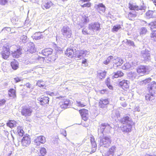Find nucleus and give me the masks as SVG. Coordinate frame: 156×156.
<instances>
[{
    "label": "nucleus",
    "instance_id": "obj_1",
    "mask_svg": "<svg viewBox=\"0 0 156 156\" xmlns=\"http://www.w3.org/2000/svg\"><path fill=\"white\" fill-rule=\"evenodd\" d=\"M149 79H147L141 82L142 85H146L148 83L147 87V90L149 93H151L154 94L156 89V83L154 81H152L151 82L148 83Z\"/></svg>",
    "mask_w": 156,
    "mask_h": 156
},
{
    "label": "nucleus",
    "instance_id": "obj_2",
    "mask_svg": "<svg viewBox=\"0 0 156 156\" xmlns=\"http://www.w3.org/2000/svg\"><path fill=\"white\" fill-rule=\"evenodd\" d=\"M1 53L2 58L5 59L8 58L11 54L9 46L7 45L3 46Z\"/></svg>",
    "mask_w": 156,
    "mask_h": 156
},
{
    "label": "nucleus",
    "instance_id": "obj_3",
    "mask_svg": "<svg viewBox=\"0 0 156 156\" xmlns=\"http://www.w3.org/2000/svg\"><path fill=\"white\" fill-rule=\"evenodd\" d=\"M136 71L138 75L142 76L148 74V69L147 66L144 65H140L136 68Z\"/></svg>",
    "mask_w": 156,
    "mask_h": 156
},
{
    "label": "nucleus",
    "instance_id": "obj_4",
    "mask_svg": "<svg viewBox=\"0 0 156 156\" xmlns=\"http://www.w3.org/2000/svg\"><path fill=\"white\" fill-rule=\"evenodd\" d=\"M129 8L131 10H141L142 12H145L146 7L144 5H141L139 6L137 5H135L132 2H129Z\"/></svg>",
    "mask_w": 156,
    "mask_h": 156
},
{
    "label": "nucleus",
    "instance_id": "obj_5",
    "mask_svg": "<svg viewBox=\"0 0 156 156\" xmlns=\"http://www.w3.org/2000/svg\"><path fill=\"white\" fill-rule=\"evenodd\" d=\"M57 98L61 99L62 100L59 103L60 107L64 109L67 108L69 104V100L64 98L63 97H59Z\"/></svg>",
    "mask_w": 156,
    "mask_h": 156
},
{
    "label": "nucleus",
    "instance_id": "obj_6",
    "mask_svg": "<svg viewBox=\"0 0 156 156\" xmlns=\"http://www.w3.org/2000/svg\"><path fill=\"white\" fill-rule=\"evenodd\" d=\"M33 112L32 109L29 107L26 106L22 107L21 113L22 115L25 117L30 116Z\"/></svg>",
    "mask_w": 156,
    "mask_h": 156
},
{
    "label": "nucleus",
    "instance_id": "obj_7",
    "mask_svg": "<svg viewBox=\"0 0 156 156\" xmlns=\"http://www.w3.org/2000/svg\"><path fill=\"white\" fill-rule=\"evenodd\" d=\"M79 112L82 119L84 121H86L88 118L89 111L87 109L83 108L79 110Z\"/></svg>",
    "mask_w": 156,
    "mask_h": 156
},
{
    "label": "nucleus",
    "instance_id": "obj_8",
    "mask_svg": "<svg viewBox=\"0 0 156 156\" xmlns=\"http://www.w3.org/2000/svg\"><path fill=\"white\" fill-rule=\"evenodd\" d=\"M111 140L110 137L108 136H104L100 140V144L105 147L109 146L111 144Z\"/></svg>",
    "mask_w": 156,
    "mask_h": 156
},
{
    "label": "nucleus",
    "instance_id": "obj_9",
    "mask_svg": "<svg viewBox=\"0 0 156 156\" xmlns=\"http://www.w3.org/2000/svg\"><path fill=\"white\" fill-rule=\"evenodd\" d=\"M100 25L101 24L100 23L95 22L90 24L89 25L88 28L89 30L97 31L101 29Z\"/></svg>",
    "mask_w": 156,
    "mask_h": 156
},
{
    "label": "nucleus",
    "instance_id": "obj_10",
    "mask_svg": "<svg viewBox=\"0 0 156 156\" xmlns=\"http://www.w3.org/2000/svg\"><path fill=\"white\" fill-rule=\"evenodd\" d=\"M31 143V139L29 135H26L21 140V144L24 147H27Z\"/></svg>",
    "mask_w": 156,
    "mask_h": 156
},
{
    "label": "nucleus",
    "instance_id": "obj_11",
    "mask_svg": "<svg viewBox=\"0 0 156 156\" xmlns=\"http://www.w3.org/2000/svg\"><path fill=\"white\" fill-rule=\"evenodd\" d=\"M129 84L128 81L123 80L119 82V86L124 90H127L129 88Z\"/></svg>",
    "mask_w": 156,
    "mask_h": 156
},
{
    "label": "nucleus",
    "instance_id": "obj_12",
    "mask_svg": "<svg viewBox=\"0 0 156 156\" xmlns=\"http://www.w3.org/2000/svg\"><path fill=\"white\" fill-rule=\"evenodd\" d=\"M109 103L108 99H100L98 101V106L99 108H103L107 107Z\"/></svg>",
    "mask_w": 156,
    "mask_h": 156
},
{
    "label": "nucleus",
    "instance_id": "obj_13",
    "mask_svg": "<svg viewBox=\"0 0 156 156\" xmlns=\"http://www.w3.org/2000/svg\"><path fill=\"white\" fill-rule=\"evenodd\" d=\"M112 62L113 67L117 68L122 65L123 61L121 58L117 57L113 59Z\"/></svg>",
    "mask_w": 156,
    "mask_h": 156
},
{
    "label": "nucleus",
    "instance_id": "obj_14",
    "mask_svg": "<svg viewBox=\"0 0 156 156\" xmlns=\"http://www.w3.org/2000/svg\"><path fill=\"white\" fill-rule=\"evenodd\" d=\"M45 141V138L43 136L37 137L34 140V143L37 146L40 145L41 144H44Z\"/></svg>",
    "mask_w": 156,
    "mask_h": 156
},
{
    "label": "nucleus",
    "instance_id": "obj_15",
    "mask_svg": "<svg viewBox=\"0 0 156 156\" xmlns=\"http://www.w3.org/2000/svg\"><path fill=\"white\" fill-rule=\"evenodd\" d=\"M53 5L54 4L51 1L49 0H47L43 2L41 7L44 9H48L53 6Z\"/></svg>",
    "mask_w": 156,
    "mask_h": 156
},
{
    "label": "nucleus",
    "instance_id": "obj_16",
    "mask_svg": "<svg viewBox=\"0 0 156 156\" xmlns=\"http://www.w3.org/2000/svg\"><path fill=\"white\" fill-rule=\"evenodd\" d=\"M90 141L91 144V151L90 152V153L92 154L95 152L96 151L97 146L95 139L93 136H92L90 137Z\"/></svg>",
    "mask_w": 156,
    "mask_h": 156
},
{
    "label": "nucleus",
    "instance_id": "obj_17",
    "mask_svg": "<svg viewBox=\"0 0 156 156\" xmlns=\"http://www.w3.org/2000/svg\"><path fill=\"white\" fill-rule=\"evenodd\" d=\"M38 100L39 101L40 104L43 105L48 103L49 98L48 97L44 96L39 97Z\"/></svg>",
    "mask_w": 156,
    "mask_h": 156
},
{
    "label": "nucleus",
    "instance_id": "obj_18",
    "mask_svg": "<svg viewBox=\"0 0 156 156\" xmlns=\"http://www.w3.org/2000/svg\"><path fill=\"white\" fill-rule=\"evenodd\" d=\"M53 51V50L52 49L47 48L42 51L41 54L45 57H48L49 55H52Z\"/></svg>",
    "mask_w": 156,
    "mask_h": 156
},
{
    "label": "nucleus",
    "instance_id": "obj_19",
    "mask_svg": "<svg viewBox=\"0 0 156 156\" xmlns=\"http://www.w3.org/2000/svg\"><path fill=\"white\" fill-rule=\"evenodd\" d=\"M22 49L20 48L17 49L16 51H13L11 53L12 56L13 58H18L22 54Z\"/></svg>",
    "mask_w": 156,
    "mask_h": 156
},
{
    "label": "nucleus",
    "instance_id": "obj_20",
    "mask_svg": "<svg viewBox=\"0 0 156 156\" xmlns=\"http://www.w3.org/2000/svg\"><path fill=\"white\" fill-rule=\"evenodd\" d=\"M141 57L143 58L144 61H148L150 59V53L147 51H144L142 52Z\"/></svg>",
    "mask_w": 156,
    "mask_h": 156
},
{
    "label": "nucleus",
    "instance_id": "obj_21",
    "mask_svg": "<svg viewBox=\"0 0 156 156\" xmlns=\"http://www.w3.org/2000/svg\"><path fill=\"white\" fill-rule=\"evenodd\" d=\"M8 95L9 97L14 98L16 97V87L14 88H11L8 90Z\"/></svg>",
    "mask_w": 156,
    "mask_h": 156
},
{
    "label": "nucleus",
    "instance_id": "obj_22",
    "mask_svg": "<svg viewBox=\"0 0 156 156\" xmlns=\"http://www.w3.org/2000/svg\"><path fill=\"white\" fill-rule=\"evenodd\" d=\"M65 54L68 57L72 58L74 54V51L73 49L68 48L65 52Z\"/></svg>",
    "mask_w": 156,
    "mask_h": 156
},
{
    "label": "nucleus",
    "instance_id": "obj_23",
    "mask_svg": "<svg viewBox=\"0 0 156 156\" xmlns=\"http://www.w3.org/2000/svg\"><path fill=\"white\" fill-rule=\"evenodd\" d=\"M124 75L123 72L120 70H118L113 73V75L112 76V79H114L117 78L119 77H121Z\"/></svg>",
    "mask_w": 156,
    "mask_h": 156
},
{
    "label": "nucleus",
    "instance_id": "obj_24",
    "mask_svg": "<svg viewBox=\"0 0 156 156\" xmlns=\"http://www.w3.org/2000/svg\"><path fill=\"white\" fill-rule=\"evenodd\" d=\"M156 15V13L155 11L149 10L145 14L146 17L148 18H153Z\"/></svg>",
    "mask_w": 156,
    "mask_h": 156
},
{
    "label": "nucleus",
    "instance_id": "obj_25",
    "mask_svg": "<svg viewBox=\"0 0 156 156\" xmlns=\"http://www.w3.org/2000/svg\"><path fill=\"white\" fill-rule=\"evenodd\" d=\"M96 9L100 13L104 12L105 10V7L102 3H100L97 5Z\"/></svg>",
    "mask_w": 156,
    "mask_h": 156
},
{
    "label": "nucleus",
    "instance_id": "obj_26",
    "mask_svg": "<svg viewBox=\"0 0 156 156\" xmlns=\"http://www.w3.org/2000/svg\"><path fill=\"white\" fill-rule=\"evenodd\" d=\"M106 73L107 72L105 71L98 72L97 76V78L100 80L104 79Z\"/></svg>",
    "mask_w": 156,
    "mask_h": 156
},
{
    "label": "nucleus",
    "instance_id": "obj_27",
    "mask_svg": "<svg viewBox=\"0 0 156 156\" xmlns=\"http://www.w3.org/2000/svg\"><path fill=\"white\" fill-rule=\"evenodd\" d=\"M10 64L12 68L14 70L17 69L19 67V63L15 59L11 62Z\"/></svg>",
    "mask_w": 156,
    "mask_h": 156
},
{
    "label": "nucleus",
    "instance_id": "obj_28",
    "mask_svg": "<svg viewBox=\"0 0 156 156\" xmlns=\"http://www.w3.org/2000/svg\"><path fill=\"white\" fill-rule=\"evenodd\" d=\"M154 94L151 93L147 94L145 96V100L147 101H151L154 100Z\"/></svg>",
    "mask_w": 156,
    "mask_h": 156
},
{
    "label": "nucleus",
    "instance_id": "obj_29",
    "mask_svg": "<svg viewBox=\"0 0 156 156\" xmlns=\"http://www.w3.org/2000/svg\"><path fill=\"white\" fill-rule=\"evenodd\" d=\"M17 123L14 120H9L6 123V125L9 127L12 128L16 126Z\"/></svg>",
    "mask_w": 156,
    "mask_h": 156
},
{
    "label": "nucleus",
    "instance_id": "obj_30",
    "mask_svg": "<svg viewBox=\"0 0 156 156\" xmlns=\"http://www.w3.org/2000/svg\"><path fill=\"white\" fill-rule=\"evenodd\" d=\"M107 126H109L110 125L108 124H106L105 123H101L99 126L98 130H100L102 133H103L104 132V131L105 130V128H106V127Z\"/></svg>",
    "mask_w": 156,
    "mask_h": 156
},
{
    "label": "nucleus",
    "instance_id": "obj_31",
    "mask_svg": "<svg viewBox=\"0 0 156 156\" xmlns=\"http://www.w3.org/2000/svg\"><path fill=\"white\" fill-rule=\"evenodd\" d=\"M47 153L46 148L44 147H41L38 153V156H44Z\"/></svg>",
    "mask_w": 156,
    "mask_h": 156
},
{
    "label": "nucleus",
    "instance_id": "obj_32",
    "mask_svg": "<svg viewBox=\"0 0 156 156\" xmlns=\"http://www.w3.org/2000/svg\"><path fill=\"white\" fill-rule=\"evenodd\" d=\"M18 134L19 136L21 137L23 136L24 134V132L23 129V128L22 126H18L17 128Z\"/></svg>",
    "mask_w": 156,
    "mask_h": 156
},
{
    "label": "nucleus",
    "instance_id": "obj_33",
    "mask_svg": "<svg viewBox=\"0 0 156 156\" xmlns=\"http://www.w3.org/2000/svg\"><path fill=\"white\" fill-rule=\"evenodd\" d=\"M137 15L135 12H130L128 14L127 17L130 20H133L136 16Z\"/></svg>",
    "mask_w": 156,
    "mask_h": 156
},
{
    "label": "nucleus",
    "instance_id": "obj_34",
    "mask_svg": "<svg viewBox=\"0 0 156 156\" xmlns=\"http://www.w3.org/2000/svg\"><path fill=\"white\" fill-rule=\"evenodd\" d=\"M110 79L109 77H107L105 80V83L108 87L110 90L113 89L112 86L110 84Z\"/></svg>",
    "mask_w": 156,
    "mask_h": 156
},
{
    "label": "nucleus",
    "instance_id": "obj_35",
    "mask_svg": "<svg viewBox=\"0 0 156 156\" xmlns=\"http://www.w3.org/2000/svg\"><path fill=\"white\" fill-rule=\"evenodd\" d=\"M76 104L77 106L81 108L84 107L86 105L85 102L79 100L76 101Z\"/></svg>",
    "mask_w": 156,
    "mask_h": 156
},
{
    "label": "nucleus",
    "instance_id": "obj_36",
    "mask_svg": "<svg viewBox=\"0 0 156 156\" xmlns=\"http://www.w3.org/2000/svg\"><path fill=\"white\" fill-rule=\"evenodd\" d=\"M121 28V26L120 24L114 26L112 29V32H117Z\"/></svg>",
    "mask_w": 156,
    "mask_h": 156
},
{
    "label": "nucleus",
    "instance_id": "obj_37",
    "mask_svg": "<svg viewBox=\"0 0 156 156\" xmlns=\"http://www.w3.org/2000/svg\"><path fill=\"white\" fill-rule=\"evenodd\" d=\"M76 55L75 54V57L79 58L83 55L84 53V51L82 50H78L76 51Z\"/></svg>",
    "mask_w": 156,
    "mask_h": 156
},
{
    "label": "nucleus",
    "instance_id": "obj_38",
    "mask_svg": "<svg viewBox=\"0 0 156 156\" xmlns=\"http://www.w3.org/2000/svg\"><path fill=\"white\" fill-rule=\"evenodd\" d=\"M151 30H153L154 29H156V21L151 22L149 24Z\"/></svg>",
    "mask_w": 156,
    "mask_h": 156
},
{
    "label": "nucleus",
    "instance_id": "obj_39",
    "mask_svg": "<svg viewBox=\"0 0 156 156\" xmlns=\"http://www.w3.org/2000/svg\"><path fill=\"white\" fill-rule=\"evenodd\" d=\"M113 56L110 55L109 56L107 59L104 61L103 63L105 65H107L108 64L109 62H110L111 60L113 59Z\"/></svg>",
    "mask_w": 156,
    "mask_h": 156
},
{
    "label": "nucleus",
    "instance_id": "obj_40",
    "mask_svg": "<svg viewBox=\"0 0 156 156\" xmlns=\"http://www.w3.org/2000/svg\"><path fill=\"white\" fill-rule=\"evenodd\" d=\"M37 85L39 87H45V84L43 81L38 80L37 82Z\"/></svg>",
    "mask_w": 156,
    "mask_h": 156
},
{
    "label": "nucleus",
    "instance_id": "obj_41",
    "mask_svg": "<svg viewBox=\"0 0 156 156\" xmlns=\"http://www.w3.org/2000/svg\"><path fill=\"white\" fill-rule=\"evenodd\" d=\"M150 37L154 41L156 38V30H153L151 34Z\"/></svg>",
    "mask_w": 156,
    "mask_h": 156
},
{
    "label": "nucleus",
    "instance_id": "obj_42",
    "mask_svg": "<svg viewBox=\"0 0 156 156\" xmlns=\"http://www.w3.org/2000/svg\"><path fill=\"white\" fill-rule=\"evenodd\" d=\"M147 32V30L145 27H143L140 30V35L145 34Z\"/></svg>",
    "mask_w": 156,
    "mask_h": 156
},
{
    "label": "nucleus",
    "instance_id": "obj_43",
    "mask_svg": "<svg viewBox=\"0 0 156 156\" xmlns=\"http://www.w3.org/2000/svg\"><path fill=\"white\" fill-rule=\"evenodd\" d=\"M61 32H62V34L63 35H65L67 33L68 31L67 28L65 27H63L61 30Z\"/></svg>",
    "mask_w": 156,
    "mask_h": 156
},
{
    "label": "nucleus",
    "instance_id": "obj_44",
    "mask_svg": "<svg viewBox=\"0 0 156 156\" xmlns=\"http://www.w3.org/2000/svg\"><path fill=\"white\" fill-rule=\"evenodd\" d=\"M91 5V4L90 2H88L87 3H85L81 5V7L82 8L87 7L90 8Z\"/></svg>",
    "mask_w": 156,
    "mask_h": 156
},
{
    "label": "nucleus",
    "instance_id": "obj_45",
    "mask_svg": "<svg viewBox=\"0 0 156 156\" xmlns=\"http://www.w3.org/2000/svg\"><path fill=\"white\" fill-rule=\"evenodd\" d=\"M115 149L116 147L115 146H112L109 148L108 151L113 155Z\"/></svg>",
    "mask_w": 156,
    "mask_h": 156
},
{
    "label": "nucleus",
    "instance_id": "obj_46",
    "mask_svg": "<svg viewBox=\"0 0 156 156\" xmlns=\"http://www.w3.org/2000/svg\"><path fill=\"white\" fill-rule=\"evenodd\" d=\"M56 59L55 56L54 55H53L51 56L48 58V60L49 61V62H52L54 61Z\"/></svg>",
    "mask_w": 156,
    "mask_h": 156
},
{
    "label": "nucleus",
    "instance_id": "obj_47",
    "mask_svg": "<svg viewBox=\"0 0 156 156\" xmlns=\"http://www.w3.org/2000/svg\"><path fill=\"white\" fill-rule=\"evenodd\" d=\"M128 127L126 128L124 130V132H129L131 131V129L132 128V126L131 125L129 124L128 126Z\"/></svg>",
    "mask_w": 156,
    "mask_h": 156
},
{
    "label": "nucleus",
    "instance_id": "obj_48",
    "mask_svg": "<svg viewBox=\"0 0 156 156\" xmlns=\"http://www.w3.org/2000/svg\"><path fill=\"white\" fill-rule=\"evenodd\" d=\"M103 156H113V155L110 153L109 151L104 153L103 154Z\"/></svg>",
    "mask_w": 156,
    "mask_h": 156
},
{
    "label": "nucleus",
    "instance_id": "obj_49",
    "mask_svg": "<svg viewBox=\"0 0 156 156\" xmlns=\"http://www.w3.org/2000/svg\"><path fill=\"white\" fill-rule=\"evenodd\" d=\"M8 0H0V4L2 5H5L8 2Z\"/></svg>",
    "mask_w": 156,
    "mask_h": 156
},
{
    "label": "nucleus",
    "instance_id": "obj_50",
    "mask_svg": "<svg viewBox=\"0 0 156 156\" xmlns=\"http://www.w3.org/2000/svg\"><path fill=\"white\" fill-rule=\"evenodd\" d=\"M43 36L42 35H35L34 36V38L35 40H39L42 38Z\"/></svg>",
    "mask_w": 156,
    "mask_h": 156
},
{
    "label": "nucleus",
    "instance_id": "obj_51",
    "mask_svg": "<svg viewBox=\"0 0 156 156\" xmlns=\"http://www.w3.org/2000/svg\"><path fill=\"white\" fill-rule=\"evenodd\" d=\"M83 23H87L89 22V19L88 17L84 16L83 17Z\"/></svg>",
    "mask_w": 156,
    "mask_h": 156
},
{
    "label": "nucleus",
    "instance_id": "obj_52",
    "mask_svg": "<svg viewBox=\"0 0 156 156\" xmlns=\"http://www.w3.org/2000/svg\"><path fill=\"white\" fill-rule=\"evenodd\" d=\"M6 100L5 99H0V106L3 105L6 102Z\"/></svg>",
    "mask_w": 156,
    "mask_h": 156
},
{
    "label": "nucleus",
    "instance_id": "obj_53",
    "mask_svg": "<svg viewBox=\"0 0 156 156\" xmlns=\"http://www.w3.org/2000/svg\"><path fill=\"white\" fill-rule=\"evenodd\" d=\"M129 117L128 116L125 117L123 118V121L125 122H127L129 121Z\"/></svg>",
    "mask_w": 156,
    "mask_h": 156
},
{
    "label": "nucleus",
    "instance_id": "obj_54",
    "mask_svg": "<svg viewBox=\"0 0 156 156\" xmlns=\"http://www.w3.org/2000/svg\"><path fill=\"white\" fill-rule=\"evenodd\" d=\"M82 34L85 35H88L89 34L88 31L87 29H84L82 30Z\"/></svg>",
    "mask_w": 156,
    "mask_h": 156
},
{
    "label": "nucleus",
    "instance_id": "obj_55",
    "mask_svg": "<svg viewBox=\"0 0 156 156\" xmlns=\"http://www.w3.org/2000/svg\"><path fill=\"white\" fill-rule=\"evenodd\" d=\"M108 92V90L107 89H103L100 91V93L102 94L106 93Z\"/></svg>",
    "mask_w": 156,
    "mask_h": 156
},
{
    "label": "nucleus",
    "instance_id": "obj_56",
    "mask_svg": "<svg viewBox=\"0 0 156 156\" xmlns=\"http://www.w3.org/2000/svg\"><path fill=\"white\" fill-rule=\"evenodd\" d=\"M14 80H15V82L16 83L20 82L21 80L20 78L18 77L14 78Z\"/></svg>",
    "mask_w": 156,
    "mask_h": 156
},
{
    "label": "nucleus",
    "instance_id": "obj_57",
    "mask_svg": "<svg viewBox=\"0 0 156 156\" xmlns=\"http://www.w3.org/2000/svg\"><path fill=\"white\" fill-rule=\"evenodd\" d=\"M25 85L26 87L29 88L33 89V87H32V85L30 84L29 83H27L25 84Z\"/></svg>",
    "mask_w": 156,
    "mask_h": 156
},
{
    "label": "nucleus",
    "instance_id": "obj_58",
    "mask_svg": "<svg viewBox=\"0 0 156 156\" xmlns=\"http://www.w3.org/2000/svg\"><path fill=\"white\" fill-rule=\"evenodd\" d=\"M21 38H22L21 40H22V41L23 42H25V41L27 39V37L26 36L23 35L21 37Z\"/></svg>",
    "mask_w": 156,
    "mask_h": 156
},
{
    "label": "nucleus",
    "instance_id": "obj_59",
    "mask_svg": "<svg viewBox=\"0 0 156 156\" xmlns=\"http://www.w3.org/2000/svg\"><path fill=\"white\" fill-rule=\"evenodd\" d=\"M90 0H80L79 2H80L81 4H83L84 2H88Z\"/></svg>",
    "mask_w": 156,
    "mask_h": 156
},
{
    "label": "nucleus",
    "instance_id": "obj_60",
    "mask_svg": "<svg viewBox=\"0 0 156 156\" xmlns=\"http://www.w3.org/2000/svg\"><path fill=\"white\" fill-rule=\"evenodd\" d=\"M128 43L130 45L133 46H135L134 43L133 41H129L128 42Z\"/></svg>",
    "mask_w": 156,
    "mask_h": 156
},
{
    "label": "nucleus",
    "instance_id": "obj_61",
    "mask_svg": "<svg viewBox=\"0 0 156 156\" xmlns=\"http://www.w3.org/2000/svg\"><path fill=\"white\" fill-rule=\"evenodd\" d=\"M128 64L126 63L125 64H124V66H125V68H123V66L122 67V68L124 69H129V66H128Z\"/></svg>",
    "mask_w": 156,
    "mask_h": 156
},
{
    "label": "nucleus",
    "instance_id": "obj_62",
    "mask_svg": "<svg viewBox=\"0 0 156 156\" xmlns=\"http://www.w3.org/2000/svg\"><path fill=\"white\" fill-rule=\"evenodd\" d=\"M42 59L43 61L44 60V59H45L44 57H41V56H38V59L39 60V59Z\"/></svg>",
    "mask_w": 156,
    "mask_h": 156
},
{
    "label": "nucleus",
    "instance_id": "obj_63",
    "mask_svg": "<svg viewBox=\"0 0 156 156\" xmlns=\"http://www.w3.org/2000/svg\"><path fill=\"white\" fill-rule=\"evenodd\" d=\"M87 62V59H84V60H83L82 62V64H85Z\"/></svg>",
    "mask_w": 156,
    "mask_h": 156
},
{
    "label": "nucleus",
    "instance_id": "obj_64",
    "mask_svg": "<svg viewBox=\"0 0 156 156\" xmlns=\"http://www.w3.org/2000/svg\"><path fill=\"white\" fill-rule=\"evenodd\" d=\"M154 5H156V0H155L154 1Z\"/></svg>",
    "mask_w": 156,
    "mask_h": 156
}]
</instances>
